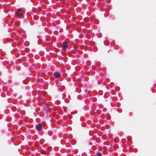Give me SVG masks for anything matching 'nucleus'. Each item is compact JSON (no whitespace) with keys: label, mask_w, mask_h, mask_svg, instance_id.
Returning a JSON list of instances; mask_svg holds the SVG:
<instances>
[{"label":"nucleus","mask_w":156,"mask_h":156,"mask_svg":"<svg viewBox=\"0 0 156 156\" xmlns=\"http://www.w3.org/2000/svg\"><path fill=\"white\" fill-rule=\"evenodd\" d=\"M42 125L41 124H39L37 126H36V128L37 129L38 131L41 130L42 129Z\"/></svg>","instance_id":"4"},{"label":"nucleus","mask_w":156,"mask_h":156,"mask_svg":"<svg viewBox=\"0 0 156 156\" xmlns=\"http://www.w3.org/2000/svg\"><path fill=\"white\" fill-rule=\"evenodd\" d=\"M69 45V43L66 42H65L63 43L62 46V51H66L67 48H68Z\"/></svg>","instance_id":"2"},{"label":"nucleus","mask_w":156,"mask_h":156,"mask_svg":"<svg viewBox=\"0 0 156 156\" xmlns=\"http://www.w3.org/2000/svg\"><path fill=\"white\" fill-rule=\"evenodd\" d=\"M1 96L2 97H5L6 96V94H5V92H2L1 94Z\"/></svg>","instance_id":"5"},{"label":"nucleus","mask_w":156,"mask_h":156,"mask_svg":"<svg viewBox=\"0 0 156 156\" xmlns=\"http://www.w3.org/2000/svg\"><path fill=\"white\" fill-rule=\"evenodd\" d=\"M54 76L56 78H58L61 76V74L58 72H56L54 73Z\"/></svg>","instance_id":"3"},{"label":"nucleus","mask_w":156,"mask_h":156,"mask_svg":"<svg viewBox=\"0 0 156 156\" xmlns=\"http://www.w3.org/2000/svg\"><path fill=\"white\" fill-rule=\"evenodd\" d=\"M27 103H30V101H29V100H27Z\"/></svg>","instance_id":"10"},{"label":"nucleus","mask_w":156,"mask_h":156,"mask_svg":"<svg viewBox=\"0 0 156 156\" xmlns=\"http://www.w3.org/2000/svg\"><path fill=\"white\" fill-rule=\"evenodd\" d=\"M24 11L23 9L21 8L18 9L16 13V15L19 17H22Z\"/></svg>","instance_id":"1"},{"label":"nucleus","mask_w":156,"mask_h":156,"mask_svg":"<svg viewBox=\"0 0 156 156\" xmlns=\"http://www.w3.org/2000/svg\"><path fill=\"white\" fill-rule=\"evenodd\" d=\"M96 65L97 66H99V64L98 65V64H97Z\"/></svg>","instance_id":"11"},{"label":"nucleus","mask_w":156,"mask_h":156,"mask_svg":"<svg viewBox=\"0 0 156 156\" xmlns=\"http://www.w3.org/2000/svg\"><path fill=\"white\" fill-rule=\"evenodd\" d=\"M97 156H101V153H99L98 154Z\"/></svg>","instance_id":"8"},{"label":"nucleus","mask_w":156,"mask_h":156,"mask_svg":"<svg viewBox=\"0 0 156 156\" xmlns=\"http://www.w3.org/2000/svg\"><path fill=\"white\" fill-rule=\"evenodd\" d=\"M63 108L64 110V111L65 112H67V111H66V107H65V106H63Z\"/></svg>","instance_id":"7"},{"label":"nucleus","mask_w":156,"mask_h":156,"mask_svg":"<svg viewBox=\"0 0 156 156\" xmlns=\"http://www.w3.org/2000/svg\"><path fill=\"white\" fill-rule=\"evenodd\" d=\"M66 102H68V100L67 101L66 100Z\"/></svg>","instance_id":"12"},{"label":"nucleus","mask_w":156,"mask_h":156,"mask_svg":"<svg viewBox=\"0 0 156 156\" xmlns=\"http://www.w3.org/2000/svg\"><path fill=\"white\" fill-rule=\"evenodd\" d=\"M93 101L94 102H95L96 101V100L95 99H94L93 100Z\"/></svg>","instance_id":"9"},{"label":"nucleus","mask_w":156,"mask_h":156,"mask_svg":"<svg viewBox=\"0 0 156 156\" xmlns=\"http://www.w3.org/2000/svg\"><path fill=\"white\" fill-rule=\"evenodd\" d=\"M48 134L49 136H51L53 134V133L51 131H49L48 132Z\"/></svg>","instance_id":"6"}]
</instances>
